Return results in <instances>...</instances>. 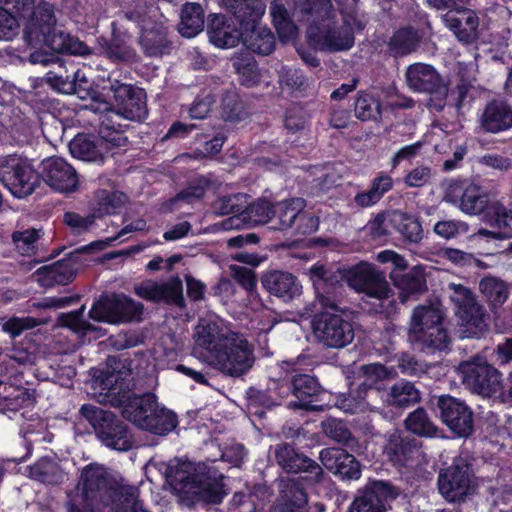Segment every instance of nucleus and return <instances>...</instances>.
<instances>
[{
	"instance_id": "1",
	"label": "nucleus",
	"mask_w": 512,
	"mask_h": 512,
	"mask_svg": "<svg viewBox=\"0 0 512 512\" xmlns=\"http://www.w3.org/2000/svg\"><path fill=\"white\" fill-rule=\"evenodd\" d=\"M194 342L204 361L227 376L240 377L254 365L253 345L222 320H200Z\"/></svg>"
},
{
	"instance_id": "2",
	"label": "nucleus",
	"mask_w": 512,
	"mask_h": 512,
	"mask_svg": "<svg viewBox=\"0 0 512 512\" xmlns=\"http://www.w3.org/2000/svg\"><path fill=\"white\" fill-rule=\"evenodd\" d=\"M317 301L326 308L337 309L341 297V282L358 292L380 301L381 312L390 313L395 304L393 292L384 276L371 264L361 262L346 270L332 271L325 266L315 264L309 269Z\"/></svg>"
},
{
	"instance_id": "3",
	"label": "nucleus",
	"mask_w": 512,
	"mask_h": 512,
	"mask_svg": "<svg viewBox=\"0 0 512 512\" xmlns=\"http://www.w3.org/2000/svg\"><path fill=\"white\" fill-rule=\"evenodd\" d=\"M166 476L174 491L187 504L196 501L216 504L226 495L223 475L205 463L175 459L169 463Z\"/></svg>"
},
{
	"instance_id": "4",
	"label": "nucleus",
	"mask_w": 512,
	"mask_h": 512,
	"mask_svg": "<svg viewBox=\"0 0 512 512\" xmlns=\"http://www.w3.org/2000/svg\"><path fill=\"white\" fill-rule=\"evenodd\" d=\"M118 377L108 369L105 379L101 380L107 389L105 396L110 398L109 401L114 406L122 407V415L128 421L142 430L149 431L154 434L164 435L172 431L177 426L176 415L159 405L154 394L148 393L144 395H132L123 393L116 398L118 393L117 387L113 382H117Z\"/></svg>"
},
{
	"instance_id": "5",
	"label": "nucleus",
	"mask_w": 512,
	"mask_h": 512,
	"mask_svg": "<svg viewBox=\"0 0 512 512\" xmlns=\"http://www.w3.org/2000/svg\"><path fill=\"white\" fill-rule=\"evenodd\" d=\"M444 312L438 302L416 306L408 326L409 342L423 351L444 350L449 338L443 326Z\"/></svg>"
},
{
	"instance_id": "6",
	"label": "nucleus",
	"mask_w": 512,
	"mask_h": 512,
	"mask_svg": "<svg viewBox=\"0 0 512 512\" xmlns=\"http://www.w3.org/2000/svg\"><path fill=\"white\" fill-rule=\"evenodd\" d=\"M121 492L116 493L113 489V482L107 470L96 464L86 466L81 473V478L75 488L69 494V512H95L99 510L100 503H106L113 496L119 500Z\"/></svg>"
},
{
	"instance_id": "7",
	"label": "nucleus",
	"mask_w": 512,
	"mask_h": 512,
	"mask_svg": "<svg viewBox=\"0 0 512 512\" xmlns=\"http://www.w3.org/2000/svg\"><path fill=\"white\" fill-rule=\"evenodd\" d=\"M224 6L246 26L242 32L244 46L260 55H268L274 50L275 38L272 32L258 23L265 13L266 0H222Z\"/></svg>"
},
{
	"instance_id": "8",
	"label": "nucleus",
	"mask_w": 512,
	"mask_h": 512,
	"mask_svg": "<svg viewBox=\"0 0 512 512\" xmlns=\"http://www.w3.org/2000/svg\"><path fill=\"white\" fill-rule=\"evenodd\" d=\"M312 320V331L316 340L327 348L341 349L349 345L354 339V329L350 321L340 313L342 309L337 304V309L323 307Z\"/></svg>"
},
{
	"instance_id": "9",
	"label": "nucleus",
	"mask_w": 512,
	"mask_h": 512,
	"mask_svg": "<svg viewBox=\"0 0 512 512\" xmlns=\"http://www.w3.org/2000/svg\"><path fill=\"white\" fill-rule=\"evenodd\" d=\"M80 413L93 426L97 437L106 446L119 451H127L132 447V438L127 427L112 412L85 404Z\"/></svg>"
},
{
	"instance_id": "10",
	"label": "nucleus",
	"mask_w": 512,
	"mask_h": 512,
	"mask_svg": "<svg viewBox=\"0 0 512 512\" xmlns=\"http://www.w3.org/2000/svg\"><path fill=\"white\" fill-rule=\"evenodd\" d=\"M116 102L115 109L110 108L108 103H99L97 106L91 104L95 112H114L119 115V120L142 121L148 114L144 90L118 81L111 84Z\"/></svg>"
},
{
	"instance_id": "11",
	"label": "nucleus",
	"mask_w": 512,
	"mask_h": 512,
	"mask_svg": "<svg viewBox=\"0 0 512 512\" xmlns=\"http://www.w3.org/2000/svg\"><path fill=\"white\" fill-rule=\"evenodd\" d=\"M456 372L465 387L474 394L490 397L500 390L499 372L480 357L461 362Z\"/></svg>"
},
{
	"instance_id": "12",
	"label": "nucleus",
	"mask_w": 512,
	"mask_h": 512,
	"mask_svg": "<svg viewBox=\"0 0 512 512\" xmlns=\"http://www.w3.org/2000/svg\"><path fill=\"white\" fill-rule=\"evenodd\" d=\"M143 310L142 303L124 294H117L96 301L89 311V317L97 322L119 324L140 320Z\"/></svg>"
},
{
	"instance_id": "13",
	"label": "nucleus",
	"mask_w": 512,
	"mask_h": 512,
	"mask_svg": "<svg viewBox=\"0 0 512 512\" xmlns=\"http://www.w3.org/2000/svg\"><path fill=\"white\" fill-rule=\"evenodd\" d=\"M364 21L355 13L344 14L341 26H324L314 32L309 30V37L321 49L330 52L346 51L354 45V31L362 30Z\"/></svg>"
},
{
	"instance_id": "14",
	"label": "nucleus",
	"mask_w": 512,
	"mask_h": 512,
	"mask_svg": "<svg viewBox=\"0 0 512 512\" xmlns=\"http://www.w3.org/2000/svg\"><path fill=\"white\" fill-rule=\"evenodd\" d=\"M0 181L15 197L23 198L34 191L39 176L27 162L9 156L0 160Z\"/></svg>"
},
{
	"instance_id": "15",
	"label": "nucleus",
	"mask_w": 512,
	"mask_h": 512,
	"mask_svg": "<svg viewBox=\"0 0 512 512\" xmlns=\"http://www.w3.org/2000/svg\"><path fill=\"white\" fill-rule=\"evenodd\" d=\"M451 300L455 305V313L466 327L469 336H476L485 328L484 312L473 292L462 284L450 283Z\"/></svg>"
},
{
	"instance_id": "16",
	"label": "nucleus",
	"mask_w": 512,
	"mask_h": 512,
	"mask_svg": "<svg viewBox=\"0 0 512 512\" xmlns=\"http://www.w3.org/2000/svg\"><path fill=\"white\" fill-rule=\"evenodd\" d=\"M438 488L442 496L450 502L463 500L474 492L472 472L465 460L459 458L440 472Z\"/></svg>"
},
{
	"instance_id": "17",
	"label": "nucleus",
	"mask_w": 512,
	"mask_h": 512,
	"mask_svg": "<svg viewBox=\"0 0 512 512\" xmlns=\"http://www.w3.org/2000/svg\"><path fill=\"white\" fill-rule=\"evenodd\" d=\"M274 457L277 464L288 473H308V481L316 484L322 481L324 472L322 467L303 453H299L288 443L275 445Z\"/></svg>"
},
{
	"instance_id": "18",
	"label": "nucleus",
	"mask_w": 512,
	"mask_h": 512,
	"mask_svg": "<svg viewBox=\"0 0 512 512\" xmlns=\"http://www.w3.org/2000/svg\"><path fill=\"white\" fill-rule=\"evenodd\" d=\"M438 407L443 422L455 434L467 437L472 433V411L464 402L451 396H441L438 400Z\"/></svg>"
},
{
	"instance_id": "19",
	"label": "nucleus",
	"mask_w": 512,
	"mask_h": 512,
	"mask_svg": "<svg viewBox=\"0 0 512 512\" xmlns=\"http://www.w3.org/2000/svg\"><path fill=\"white\" fill-rule=\"evenodd\" d=\"M42 177L53 189L60 192H72L78 186L76 170L59 157H50L42 161Z\"/></svg>"
},
{
	"instance_id": "20",
	"label": "nucleus",
	"mask_w": 512,
	"mask_h": 512,
	"mask_svg": "<svg viewBox=\"0 0 512 512\" xmlns=\"http://www.w3.org/2000/svg\"><path fill=\"white\" fill-rule=\"evenodd\" d=\"M124 17L142 28L139 44L147 56L157 57L167 52L169 42L166 38L165 29L163 27L148 29L146 26V14L143 9L141 11H127Z\"/></svg>"
},
{
	"instance_id": "21",
	"label": "nucleus",
	"mask_w": 512,
	"mask_h": 512,
	"mask_svg": "<svg viewBox=\"0 0 512 512\" xmlns=\"http://www.w3.org/2000/svg\"><path fill=\"white\" fill-rule=\"evenodd\" d=\"M406 79L408 86L414 91L435 93L442 98L447 95V87L431 65L423 63L410 65L406 72Z\"/></svg>"
},
{
	"instance_id": "22",
	"label": "nucleus",
	"mask_w": 512,
	"mask_h": 512,
	"mask_svg": "<svg viewBox=\"0 0 512 512\" xmlns=\"http://www.w3.org/2000/svg\"><path fill=\"white\" fill-rule=\"evenodd\" d=\"M55 25L53 5L46 1H39L27 18L24 31L27 42L30 45H39V38H43L44 33L51 32Z\"/></svg>"
},
{
	"instance_id": "23",
	"label": "nucleus",
	"mask_w": 512,
	"mask_h": 512,
	"mask_svg": "<svg viewBox=\"0 0 512 512\" xmlns=\"http://www.w3.org/2000/svg\"><path fill=\"white\" fill-rule=\"evenodd\" d=\"M322 465L332 473L346 479H358L361 475L360 464L356 458L344 449L325 448L320 451Z\"/></svg>"
},
{
	"instance_id": "24",
	"label": "nucleus",
	"mask_w": 512,
	"mask_h": 512,
	"mask_svg": "<svg viewBox=\"0 0 512 512\" xmlns=\"http://www.w3.org/2000/svg\"><path fill=\"white\" fill-rule=\"evenodd\" d=\"M271 220H273V204L260 199L250 205L247 204L243 213L227 218L221 225L223 229L231 230L266 224Z\"/></svg>"
},
{
	"instance_id": "25",
	"label": "nucleus",
	"mask_w": 512,
	"mask_h": 512,
	"mask_svg": "<svg viewBox=\"0 0 512 512\" xmlns=\"http://www.w3.org/2000/svg\"><path fill=\"white\" fill-rule=\"evenodd\" d=\"M261 282L266 291L284 301H290L302 293V285L289 272L268 271L262 276Z\"/></svg>"
},
{
	"instance_id": "26",
	"label": "nucleus",
	"mask_w": 512,
	"mask_h": 512,
	"mask_svg": "<svg viewBox=\"0 0 512 512\" xmlns=\"http://www.w3.org/2000/svg\"><path fill=\"white\" fill-rule=\"evenodd\" d=\"M480 128L486 133H499L512 127V107L502 100H492L483 109Z\"/></svg>"
},
{
	"instance_id": "27",
	"label": "nucleus",
	"mask_w": 512,
	"mask_h": 512,
	"mask_svg": "<svg viewBox=\"0 0 512 512\" xmlns=\"http://www.w3.org/2000/svg\"><path fill=\"white\" fill-rule=\"evenodd\" d=\"M443 21L459 41L471 43L477 38L479 18L473 10L456 8L455 13H446Z\"/></svg>"
},
{
	"instance_id": "28",
	"label": "nucleus",
	"mask_w": 512,
	"mask_h": 512,
	"mask_svg": "<svg viewBox=\"0 0 512 512\" xmlns=\"http://www.w3.org/2000/svg\"><path fill=\"white\" fill-rule=\"evenodd\" d=\"M291 388L297 401L288 404L292 409L320 410L321 407L315 404L314 398L320 393V386L315 378L307 374H297L292 377Z\"/></svg>"
},
{
	"instance_id": "29",
	"label": "nucleus",
	"mask_w": 512,
	"mask_h": 512,
	"mask_svg": "<svg viewBox=\"0 0 512 512\" xmlns=\"http://www.w3.org/2000/svg\"><path fill=\"white\" fill-rule=\"evenodd\" d=\"M127 124L120 123L119 115L114 112H101L99 117L98 134L105 150L123 147L127 144L125 136Z\"/></svg>"
},
{
	"instance_id": "30",
	"label": "nucleus",
	"mask_w": 512,
	"mask_h": 512,
	"mask_svg": "<svg viewBox=\"0 0 512 512\" xmlns=\"http://www.w3.org/2000/svg\"><path fill=\"white\" fill-rule=\"evenodd\" d=\"M389 496L393 497L389 484L383 481L374 482L354 500L351 512H386L384 501Z\"/></svg>"
},
{
	"instance_id": "31",
	"label": "nucleus",
	"mask_w": 512,
	"mask_h": 512,
	"mask_svg": "<svg viewBox=\"0 0 512 512\" xmlns=\"http://www.w3.org/2000/svg\"><path fill=\"white\" fill-rule=\"evenodd\" d=\"M210 42L219 48H231L242 40V32H239L234 23L223 15H215L210 20L207 30Z\"/></svg>"
},
{
	"instance_id": "32",
	"label": "nucleus",
	"mask_w": 512,
	"mask_h": 512,
	"mask_svg": "<svg viewBox=\"0 0 512 512\" xmlns=\"http://www.w3.org/2000/svg\"><path fill=\"white\" fill-rule=\"evenodd\" d=\"M40 44H44L58 53H69L80 56L91 53L89 47L84 42L58 29L56 25L53 26L51 32L44 33L43 38H39V45Z\"/></svg>"
},
{
	"instance_id": "33",
	"label": "nucleus",
	"mask_w": 512,
	"mask_h": 512,
	"mask_svg": "<svg viewBox=\"0 0 512 512\" xmlns=\"http://www.w3.org/2000/svg\"><path fill=\"white\" fill-rule=\"evenodd\" d=\"M280 493L281 502L272 512H306L307 494L298 480L281 481Z\"/></svg>"
},
{
	"instance_id": "34",
	"label": "nucleus",
	"mask_w": 512,
	"mask_h": 512,
	"mask_svg": "<svg viewBox=\"0 0 512 512\" xmlns=\"http://www.w3.org/2000/svg\"><path fill=\"white\" fill-rule=\"evenodd\" d=\"M305 207L306 202L303 198H290L276 202L273 204L275 227L279 230L291 228L297 220L307 217Z\"/></svg>"
},
{
	"instance_id": "35",
	"label": "nucleus",
	"mask_w": 512,
	"mask_h": 512,
	"mask_svg": "<svg viewBox=\"0 0 512 512\" xmlns=\"http://www.w3.org/2000/svg\"><path fill=\"white\" fill-rule=\"evenodd\" d=\"M395 287L400 290V299L406 302L410 296L422 293L426 290V279L423 268L414 266L405 274H391Z\"/></svg>"
},
{
	"instance_id": "36",
	"label": "nucleus",
	"mask_w": 512,
	"mask_h": 512,
	"mask_svg": "<svg viewBox=\"0 0 512 512\" xmlns=\"http://www.w3.org/2000/svg\"><path fill=\"white\" fill-rule=\"evenodd\" d=\"M393 188V179L385 173H379L376 176L368 190L357 193L353 198V203L358 208H368L377 204L384 194Z\"/></svg>"
},
{
	"instance_id": "37",
	"label": "nucleus",
	"mask_w": 512,
	"mask_h": 512,
	"mask_svg": "<svg viewBox=\"0 0 512 512\" xmlns=\"http://www.w3.org/2000/svg\"><path fill=\"white\" fill-rule=\"evenodd\" d=\"M384 401L388 406L407 408L420 401V392L413 383L401 380L389 388Z\"/></svg>"
},
{
	"instance_id": "38",
	"label": "nucleus",
	"mask_w": 512,
	"mask_h": 512,
	"mask_svg": "<svg viewBox=\"0 0 512 512\" xmlns=\"http://www.w3.org/2000/svg\"><path fill=\"white\" fill-rule=\"evenodd\" d=\"M128 35L113 30V37L110 42L104 41L101 44L102 53L114 61H134L137 58L136 51L128 44Z\"/></svg>"
},
{
	"instance_id": "39",
	"label": "nucleus",
	"mask_w": 512,
	"mask_h": 512,
	"mask_svg": "<svg viewBox=\"0 0 512 512\" xmlns=\"http://www.w3.org/2000/svg\"><path fill=\"white\" fill-rule=\"evenodd\" d=\"M204 28V11L198 3H186L181 12L179 32L182 36L192 38Z\"/></svg>"
},
{
	"instance_id": "40",
	"label": "nucleus",
	"mask_w": 512,
	"mask_h": 512,
	"mask_svg": "<svg viewBox=\"0 0 512 512\" xmlns=\"http://www.w3.org/2000/svg\"><path fill=\"white\" fill-rule=\"evenodd\" d=\"M73 157L84 161H97L103 158L104 147L100 138L96 142L94 137L77 135L69 144Z\"/></svg>"
},
{
	"instance_id": "41",
	"label": "nucleus",
	"mask_w": 512,
	"mask_h": 512,
	"mask_svg": "<svg viewBox=\"0 0 512 512\" xmlns=\"http://www.w3.org/2000/svg\"><path fill=\"white\" fill-rule=\"evenodd\" d=\"M29 477L48 485H58L65 480V473L58 463L42 458L29 467Z\"/></svg>"
},
{
	"instance_id": "42",
	"label": "nucleus",
	"mask_w": 512,
	"mask_h": 512,
	"mask_svg": "<svg viewBox=\"0 0 512 512\" xmlns=\"http://www.w3.org/2000/svg\"><path fill=\"white\" fill-rule=\"evenodd\" d=\"M127 202V197L120 191L97 190L93 200V210L100 216L116 214Z\"/></svg>"
},
{
	"instance_id": "43",
	"label": "nucleus",
	"mask_w": 512,
	"mask_h": 512,
	"mask_svg": "<svg viewBox=\"0 0 512 512\" xmlns=\"http://www.w3.org/2000/svg\"><path fill=\"white\" fill-rule=\"evenodd\" d=\"M270 14L274 27L281 39H292L297 34V27L282 2L273 0L270 4Z\"/></svg>"
},
{
	"instance_id": "44",
	"label": "nucleus",
	"mask_w": 512,
	"mask_h": 512,
	"mask_svg": "<svg viewBox=\"0 0 512 512\" xmlns=\"http://www.w3.org/2000/svg\"><path fill=\"white\" fill-rule=\"evenodd\" d=\"M295 9L312 21L330 19L335 14L331 0H297Z\"/></svg>"
},
{
	"instance_id": "45",
	"label": "nucleus",
	"mask_w": 512,
	"mask_h": 512,
	"mask_svg": "<svg viewBox=\"0 0 512 512\" xmlns=\"http://www.w3.org/2000/svg\"><path fill=\"white\" fill-rule=\"evenodd\" d=\"M488 201L485 191L480 186L470 183L467 185L459 209L468 215H479L487 208Z\"/></svg>"
},
{
	"instance_id": "46",
	"label": "nucleus",
	"mask_w": 512,
	"mask_h": 512,
	"mask_svg": "<svg viewBox=\"0 0 512 512\" xmlns=\"http://www.w3.org/2000/svg\"><path fill=\"white\" fill-rule=\"evenodd\" d=\"M44 275L45 281L49 284L66 285L75 276V268L71 260H60L51 265L38 269Z\"/></svg>"
},
{
	"instance_id": "47",
	"label": "nucleus",
	"mask_w": 512,
	"mask_h": 512,
	"mask_svg": "<svg viewBox=\"0 0 512 512\" xmlns=\"http://www.w3.org/2000/svg\"><path fill=\"white\" fill-rule=\"evenodd\" d=\"M391 222L408 241L418 243L422 240V226L413 216L402 211H394L391 214Z\"/></svg>"
},
{
	"instance_id": "48",
	"label": "nucleus",
	"mask_w": 512,
	"mask_h": 512,
	"mask_svg": "<svg viewBox=\"0 0 512 512\" xmlns=\"http://www.w3.org/2000/svg\"><path fill=\"white\" fill-rule=\"evenodd\" d=\"M479 289L493 307L502 306L509 297L506 283L495 277H485L479 283Z\"/></svg>"
},
{
	"instance_id": "49",
	"label": "nucleus",
	"mask_w": 512,
	"mask_h": 512,
	"mask_svg": "<svg viewBox=\"0 0 512 512\" xmlns=\"http://www.w3.org/2000/svg\"><path fill=\"white\" fill-rule=\"evenodd\" d=\"M405 427L409 432L418 436L434 437L437 434V427L423 408H418L408 415Z\"/></svg>"
},
{
	"instance_id": "50",
	"label": "nucleus",
	"mask_w": 512,
	"mask_h": 512,
	"mask_svg": "<svg viewBox=\"0 0 512 512\" xmlns=\"http://www.w3.org/2000/svg\"><path fill=\"white\" fill-rule=\"evenodd\" d=\"M419 42L416 32L411 29H400L396 31L390 38L388 47L389 51L395 56L407 55L415 51Z\"/></svg>"
},
{
	"instance_id": "51",
	"label": "nucleus",
	"mask_w": 512,
	"mask_h": 512,
	"mask_svg": "<svg viewBox=\"0 0 512 512\" xmlns=\"http://www.w3.org/2000/svg\"><path fill=\"white\" fill-rule=\"evenodd\" d=\"M205 193V187L202 183L190 185L179 192L175 197L170 198L163 203L161 210L163 212H173L181 208V204H192L201 199Z\"/></svg>"
},
{
	"instance_id": "52",
	"label": "nucleus",
	"mask_w": 512,
	"mask_h": 512,
	"mask_svg": "<svg viewBox=\"0 0 512 512\" xmlns=\"http://www.w3.org/2000/svg\"><path fill=\"white\" fill-rule=\"evenodd\" d=\"M248 204V197L246 194L237 193L228 196L219 197L213 204L215 213L219 215L233 214L240 215L245 211Z\"/></svg>"
},
{
	"instance_id": "53",
	"label": "nucleus",
	"mask_w": 512,
	"mask_h": 512,
	"mask_svg": "<svg viewBox=\"0 0 512 512\" xmlns=\"http://www.w3.org/2000/svg\"><path fill=\"white\" fill-rule=\"evenodd\" d=\"M355 115L362 121L377 120L381 115V105L375 97L367 93H359L355 101Z\"/></svg>"
},
{
	"instance_id": "54",
	"label": "nucleus",
	"mask_w": 512,
	"mask_h": 512,
	"mask_svg": "<svg viewBox=\"0 0 512 512\" xmlns=\"http://www.w3.org/2000/svg\"><path fill=\"white\" fill-rule=\"evenodd\" d=\"M159 302L184 305L183 285L179 277H173L166 282L159 283Z\"/></svg>"
},
{
	"instance_id": "55",
	"label": "nucleus",
	"mask_w": 512,
	"mask_h": 512,
	"mask_svg": "<svg viewBox=\"0 0 512 512\" xmlns=\"http://www.w3.org/2000/svg\"><path fill=\"white\" fill-rule=\"evenodd\" d=\"M45 82L54 90L64 93L72 94L75 91V83L71 82V75L67 70H64L62 64H58V68L49 71L45 76Z\"/></svg>"
},
{
	"instance_id": "56",
	"label": "nucleus",
	"mask_w": 512,
	"mask_h": 512,
	"mask_svg": "<svg viewBox=\"0 0 512 512\" xmlns=\"http://www.w3.org/2000/svg\"><path fill=\"white\" fill-rule=\"evenodd\" d=\"M84 311L85 306L83 305L76 311L61 314L59 318L61 324L77 333L85 334L88 331H93L95 329L94 326L83 319Z\"/></svg>"
},
{
	"instance_id": "57",
	"label": "nucleus",
	"mask_w": 512,
	"mask_h": 512,
	"mask_svg": "<svg viewBox=\"0 0 512 512\" xmlns=\"http://www.w3.org/2000/svg\"><path fill=\"white\" fill-rule=\"evenodd\" d=\"M44 323V321L33 317H12L2 324V330L15 338L23 331L32 329Z\"/></svg>"
},
{
	"instance_id": "58",
	"label": "nucleus",
	"mask_w": 512,
	"mask_h": 512,
	"mask_svg": "<svg viewBox=\"0 0 512 512\" xmlns=\"http://www.w3.org/2000/svg\"><path fill=\"white\" fill-rule=\"evenodd\" d=\"M39 238V231L36 229H27L17 231L12 235L17 250L22 255H30L35 250V243Z\"/></svg>"
},
{
	"instance_id": "59",
	"label": "nucleus",
	"mask_w": 512,
	"mask_h": 512,
	"mask_svg": "<svg viewBox=\"0 0 512 512\" xmlns=\"http://www.w3.org/2000/svg\"><path fill=\"white\" fill-rule=\"evenodd\" d=\"M96 216L88 214L82 216L75 212H67L64 214V222L75 234H83L90 230L95 223Z\"/></svg>"
},
{
	"instance_id": "60",
	"label": "nucleus",
	"mask_w": 512,
	"mask_h": 512,
	"mask_svg": "<svg viewBox=\"0 0 512 512\" xmlns=\"http://www.w3.org/2000/svg\"><path fill=\"white\" fill-rule=\"evenodd\" d=\"M433 231L441 238L451 239L459 234L466 233L468 226L458 220H441L434 225Z\"/></svg>"
},
{
	"instance_id": "61",
	"label": "nucleus",
	"mask_w": 512,
	"mask_h": 512,
	"mask_svg": "<svg viewBox=\"0 0 512 512\" xmlns=\"http://www.w3.org/2000/svg\"><path fill=\"white\" fill-rule=\"evenodd\" d=\"M233 512H263L262 506L258 503V498L252 493H235L232 498Z\"/></svg>"
},
{
	"instance_id": "62",
	"label": "nucleus",
	"mask_w": 512,
	"mask_h": 512,
	"mask_svg": "<svg viewBox=\"0 0 512 512\" xmlns=\"http://www.w3.org/2000/svg\"><path fill=\"white\" fill-rule=\"evenodd\" d=\"M432 178V170L430 167L421 165L413 168L404 177V183L411 188H420L429 184Z\"/></svg>"
},
{
	"instance_id": "63",
	"label": "nucleus",
	"mask_w": 512,
	"mask_h": 512,
	"mask_svg": "<svg viewBox=\"0 0 512 512\" xmlns=\"http://www.w3.org/2000/svg\"><path fill=\"white\" fill-rule=\"evenodd\" d=\"M222 117L226 121L238 122L243 119L245 113L243 111L242 103L234 94L227 95L222 103Z\"/></svg>"
},
{
	"instance_id": "64",
	"label": "nucleus",
	"mask_w": 512,
	"mask_h": 512,
	"mask_svg": "<svg viewBox=\"0 0 512 512\" xmlns=\"http://www.w3.org/2000/svg\"><path fill=\"white\" fill-rule=\"evenodd\" d=\"M115 512H147L137 502V494L134 488L125 489L121 494L118 503L115 504Z\"/></svg>"
}]
</instances>
